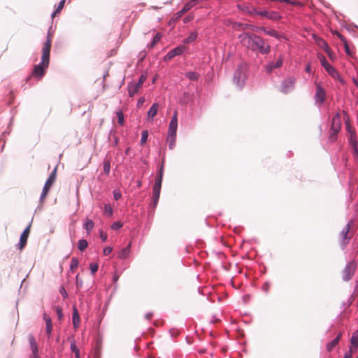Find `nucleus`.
Wrapping results in <instances>:
<instances>
[{
	"mask_svg": "<svg viewBox=\"0 0 358 358\" xmlns=\"http://www.w3.org/2000/svg\"><path fill=\"white\" fill-rule=\"evenodd\" d=\"M52 35L49 32L47 36L46 42L43 48V53L41 64L34 66L31 76L41 79L45 74V69L48 68L50 62V53L51 49Z\"/></svg>",
	"mask_w": 358,
	"mask_h": 358,
	"instance_id": "f257e3e1",
	"label": "nucleus"
},
{
	"mask_svg": "<svg viewBox=\"0 0 358 358\" xmlns=\"http://www.w3.org/2000/svg\"><path fill=\"white\" fill-rule=\"evenodd\" d=\"M248 77V66L245 63L240 64L234 74L233 83L237 87L241 89Z\"/></svg>",
	"mask_w": 358,
	"mask_h": 358,
	"instance_id": "f03ea898",
	"label": "nucleus"
},
{
	"mask_svg": "<svg viewBox=\"0 0 358 358\" xmlns=\"http://www.w3.org/2000/svg\"><path fill=\"white\" fill-rule=\"evenodd\" d=\"M257 36L254 34L243 33L239 36V39L243 45L253 50L256 41L255 37Z\"/></svg>",
	"mask_w": 358,
	"mask_h": 358,
	"instance_id": "7ed1b4c3",
	"label": "nucleus"
},
{
	"mask_svg": "<svg viewBox=\"0 0 358 358\" xmlns=\"http://www.w3.org/2000/svg\"><path fill=\"white\" fill-rule=\"evenodd\" d=\"M320 62L325 70L335 79H338L341 83H344V80L341 78L339 73L327 62L324 56H321Z\"/></svg>",
	"mask_w": 358,
	"mask_h": 358,
	"instance_id": "20e7f679",
	"label": "nucleus"
},
{
	"mask_svg": "<svg viewBox=\"0 0 358 358\" xmlns=\"http://www.w3.org/2000/svg\"><path fill=\"white\" fill-rule=\"evenodd\" d=\"M57 178V167L55 168L53 171L50 173L48 180H46L45 185L43 189V192L41 196V200L44 199L48 194V192L51 186L55 183Z\"/></svg>",
	"mask_w": 358,
	"mask_h": 358,
	"instance_id": "39448f33",
	"label": "nucleus"
},
{
	"mask_svg": "<svg viewBox=\"0 0 358 358\" xmlns=\"http://www.w3.org/2000/svg\"><path fill=\"white\" fill-rule=\"evenodd\" d=\"M255 38L256 39V41L254 45L253 50H258L259 52L262 54H267L270 52V45L267 44L263 38H262L259 36L255 37Z\"/></svg>",
	"mask_w": 358,
	"mask_h": 358,
	"instance_id": "423d86ee",
	"label": "nucleus"
},
{
	"mask_svg": "<svg viewBox=\"0 0 358 358\" xmlns=\"http://www.w3.org/2000/svg\"><path fill=\"white\" fill-rule=\"evenodd\" d=\"M356 268L357 265L354 262H349L342 271V278L343 280H350L354 275V273L356 271Z\"/></svg>",
	"mask_w": 358,
	"mask_h": 358,
	"instance_id": "0eeeda50",
	"label": "nucleus"
},
{
	"mask_svg": "<svg viewBox=\"0 0 358 358\" xmlns=\"http://www.w3.org/2000/svg\"><path fill=\"white\" fill-rule=\"evenodd\" d=\"M350 228V224H346L339 234L338 238L342 246L346 245L351 238L350 236H349Z\"/></svg>",
	"mask_w": 358,
	"mask_h": 358,
	"instance_id": "6e6552de",
	"label": "nucleus"
},
{
	"mask_svg": "<svg viewBox=\"0 0 358 358\" xmlns=\"http://www.w3.org/2000/svg\"><path fill=\"white\" fill-rule=\"evenodd\" d=\"M294 83L295 79L293 77L285 79L281 84L280 91L285 94L291 92L294 89Z\"/></svg>",
	"mask_w": 358,
	"mask_h": 358,
	"instance_id": "1a4fd4ad",
	"label": "nucleus"
},
{
	"mask_svg": "<svg viewBox=\"0 0 358 358\" xmlns=\"http://www.w3.org/2000/svg\"><path fill=\"white\" fill-rule=\"evenodd\" d=\"M31 225V224H29L20 236V243L18 245V248L20 250H22L27 244V239L30 234Z\"/></svg>",
	"mask_w": 358,
	"mask_h": 358,
	"instance_id": "9d476101",
	"label": "nucleus"
},
{
	"mask_svg": "<svg viewBox=\"0 0 358 358\" xmlns=\"http://www.w3.org/2000/svg\"><path fill=\"white\" fill-rule=\"evenodd\" d=\"M341 129V118L338 114L334 115L331 124V136H335Z\"/></svg>",
	"mask_w": 358,
	"mask_h": 358,
	"instance_id": "9b49d317",
	"label": "nucleus"
},
{
	"mask_svg": "<svg viewBox=\"0 0 358 358\" xmlns=\"http://www.w3.org/2000/svg\"><path fill=\"white\" fill-rule=\"evenodd\" d=\"M184 50H185L184 46H182V45L178 46V47L170 50L164 57V59L169 60V59L173 58L174 57H176L177 55H180L181 54L183 53Z\"/></svg>",
	"mask_w": 358,
	"mask_h": 358,
	"instance_id": "f8f14e48",
	"label": "nucleus"
},
{
	"mask_svg": "<svg viewBox=\"0 0 358 358\" xmlns=\"http://www.w3.org/2000/svg\"><path fill=\"white\" fill-rule=\"evenodd\" d=\"M283 59L280 57L275 62H271L265 66V71L270 73L274 69L280 68L282 64Z\"/></svg>",
	"mask_w": 358,
	"mask_h": 358,
	"instance_id": "ddd939ff",
	"label": "nucleus"
},
{
	"mask_svg": "<svg viewBox=\"0 0 358 358\" xmlns=\"http://www.w3.org/2000/svg\"><path fill=\"white\" fill-rule=\"evenodd\" d=\"M326 94L323 88L317 85L316 87L315 101L317 103H322L324 101Z\"/></svg>",
	"mask_w": 358,
	"mask_h": 358,
	"instance_id": "4468645a",
	"label": "nucleus"
},
{
	"mask_svg": "<svg viewBox=\"0 0 358 358\" xmlns=\"http://www.w3.org/2000/svg\"><path fill=\"white\" fill-rule=\"evenodd\" d=\"M159 107V106L158 103H155L152 104V106H151L150 110L148 111V114H147V120L148 121L152 120L153 117L157 115Z\"/></svg>",
	"mask_w": 358,
	"mask_h": 358,
	"instance_id": "2eb2a0df",
	"label": "nucleus"
},
{
	"mask_svg": "<svg viewBox=\"0 0 358 358\" xmlns=\"http://www.w3.org/2000/svg\"><path fill=\"white\" fill-rule=\"evenodd\" d=\"M30 345L32 351V355L30 358H40L38 354V347L34 337L30 338Z\"/></svg>",
	"mask_w": 358,
	"mask_h": 358,
	"instance_id": "dca6fc26",
	"label": "nucleus"
},
{
	"mask_svg": "<svg viewBox=\"0 0 358 358\" xmlns=\"http://www.w3.org/2000/svg\"><path fill=\"white\" fill-rule=\"evenodd\" d=\"M197 3V0H192L191 1L187 3L183 8L180 10L178 14L179 15H182L188 10H189L192 7H194Z\"/></svg>",
	"mask_w": 358,
	"mask_h": 358,
	"instance_id": "f3484780",
	"label": "nucleus"
},
{
	"mask_svg": "<svg viewBox=\"0 0 358 358\" xmlns=\"http://www.w3.org/2000/svg\"><path fill=\"white\" fill-rule=\"evenodd\" d=\"M178 128V122H170L169 127L168 135L172 136V138L176 137V132Z\"/></svg>",
	"mask_w": 358,
	"mask_h": 358,
	"instance_id": "a211bd4d",
	"label": "nucleus"
},
{
	"mask_svg": "<svg viewBox=\"0 0 358 358\" xmlns=\"http://www.w3.org/2000/svg\"><path fill=\"white\" fill-rule=\"evenodd\" d=\"M72 322H73V326L75 327H78V325L80 324V317H79L78 310L76 306H73V308Z\"/></svg>",
	"mask_w": 358,
	"mask_h": 358,
	"instance_id": "6ab92c4d",
	"label": "nucleus"
},
{
	"mask_svg": "<svg viewBox=\"0 0 358 358\" xmlns=\"http://www.w3.org/2000/svg\"><path fill=\"white\" fill-rule=\"evenodd\" d=\"M258 14L273 20L279 18L278 13L275 12L260 11Z\"/></svg>",
	"mask_w": 358,
	"mask_h": 358,
	"instance_id": "aec40b11",
	"label": "nucleus"
},
{
	"mask_svg": "<svg viewBox=\"0 0 358 358\" xmlns=\"http://www.w3.org/2000/svg\"><path fill=\"white\" fill-rule=\"evenodd\" d=\"M43 319L45 322V324H46V333L48 334H50L52 331V320H51V318L50 317L47 315L46 313H44L43 314Z\"/></svg>",
	"mask_w": 358,
	"mask_h": 358,
	"instance_id": "412c9836",
	"label": "nucleus"
},
{
	"mask_svg": "<svg viewBox=\"0 0 358 358\" xmlns=\"http://www.w3.org/2000/svg\"><path fill=\"white\" fill-rule=\"evenodd\" d=\"M357 348H358V337H352L351 345L350 346L348 354L352 355V354L357 350Z\"/></svg>",
	"mask_w": 358,
	"mask_h": 358,
	"instance_id": "4be33fe9",
	"label": "nucleus"
},
{
	"mask_svg": "<svg viewBox=\"0 0 358 358\" xmlns=\"http://www.w3.org/2000/svg\"><path fill=\"white\" fill-rule=\"evenodd\" d=\"M130 247L131 243H129L127 247L122 248L118 254V257L121 259H126L130 252Z\"/></svg>",
	"mask_w": 358,
	"mask_h": 358,
	"instance_id": "5701e85b",
	"label": "nucleus"
},
{
	"mask_svg": "<svg viewBox=\"0 0 358 358\" xmlns=\"http://www.w3.org/2000/svg\"><path fill=\"white\" fill-rule=\"evenodd\" d=\"M336 34L337 35V36L339 38V39L343 42V45H344V48H345V52L348 54V55H350V48L348 46V42H347V40L346 38H345L344 36H343L342 34H339L338 32H336Z\"/></svg>",
	"mask_w": 358,
	"mask_h": 358,
	"instance_id": "b1692460",
	"label": "nucleus"
},
{
	"mask_svg": "<svg viewBox=\"0 0 358 358\" xmlns=\"http://www.w3.org/2000/svg\"><path fill=\"white\" fill-rule=\"evenodd\" d=\"M139 87L136 86L135 84L130 85L128 86V91L129 96H134L136 93H138L139 90Z\"/></svg>",
	"mask_w": 358,
	"mask_h": 358,
	"instance_id": "393cba45",
	"label": "nucleus"
},
{
	"mask_svg": "<svg viewBox=\"0 0 358 358\" xmlns=\"http://www.w3.org/2000/svg\"><path fill=\"white\" fill-rule=\"evenodd\" d=\"M162 178L157 177L153 186V192H160L162 187Z\"/></svg>",
	"mask_w": 358,
	"mask_h": 358,
	"instance_id": "a878e982",
	"label": "nucleus"
},
{
	"mask_svg": "<svg viewBox=\"0 0 358 358\" xmlns=\"http://www.w3.org/2000/svg\"><path fill=\"white\" fill-rule=\"evenodd\" d=\"M315 42L317 44V45L324 50L328 49L329 48L327 43L321 38H315Z\"/></svg>",
	"mask_w": 358,
	"mask_h": 358,
	"instance_id": "bb28decb",
	"label": "nucleus"
},
{
	"mask_svg": "<svg viewBox=\"0 0 358 358\" xmlns=\"http://www.w3.org/2000/svg\"><path fill=\"white\" fill-rule=\"evenodd\" d=\"M185 77L190 80H197L199 78V75L194 71H188L185 73Z\"/></svg>",
	"mask_w": 358,
	"mask_h": 358,
	"instance_id": "cd10ccee",
	"label": "nucleus"
},
{
	"mask_svg": "<svg viewBox=\"0 0 358 358\" xmlns=\"http://www.w3.org/2000/svg\"><path fill=\"white\" fill-rule=\"evenodd\" d=\"M264 33L268 36L279 38L280 37V34L274 29L266 30L265 29H263Z\"/></svg>",
	"mask_w": 358,
	"mask_h": 358,
	"instance_id": "c85d7f7f",
	"label": "nucleus"
},
{
	"mask_svg": "<svg viewBox=\"0 0 358 358\" xmlns=\"http://www.w3.org/2000/svg\"><path fill=\"white\" fill-rule=\"evenodd\" d=\"M161 38H162V34H159V33H157V34L155 36V37H154V38H153L152 41L151 42V43L149 45V46H148V47H149L150 48H154V46H155V45H156V44H157V43L160 41Z\"/></svg>",
	"mask_w": 358,
	"mask_h": 358,
	"instance_id": "c756f323",
	"label": "nucleus"
},
{
	"mask_svg": "<svg viewBox=\"0 0 358 358\" xmlns=\"http://www.w3.org/2000/svg\"><path fill=\"white\" fill-rule=\"evenodd\" d=\"M339 337H336L334 340H333L331 343L327 344V348L328 351H331L333 348L338 343Z\"/></svg>",
	"mask_w": 358,
	"mask_h": 358,
	"instance_id": "7c9ffc66",
	"label": "nucleus"
},
{
	"mask_svg": "<svg viewBox=\"0 0 358 358\" xmlns=\"http://www.w3.org/2000/svg\"><path fill=\"white\" fill-rule=\"evenodd\" d=\"M65 3V0H62L56 9V10L52 13V17H54L56 15L59 13L61 10L63 9Z\"/></svg>",
	"mask_w": 358,
	"mask_h": 358,
	"instance_id": "2f4dec72",
	"label": "nucleus"
},
{
	"mask_svg": "<svg viewBox=\"0 0 358 358\" xmlns=\"http://www.w3.org/2000/svg\"><path fill=\"white\" fill-rule=\"evenodd\" d=\"M118 123L122 126L124 122V114L121 110L116 112Z\"/></svg>",
	"mask_w": 358,
	"mask_h": 358,
	"instance_id": "473e14b6",
	"label": "nucleus"
},
{
	"mask_svg": "<svg viewBox=\"0 0 358 358\" xmlns=\"http://www.w3.org/2000/svg\"><path fill=\"white\" fill-rule=\"evenodd\" d=\"M88 243L86 240L81 239L78 241V249L80 250H84L87 248Z\"/></svg>",
	"mask_w": 358,
	"mask_h": 358,
	"instance_id": "72a5a7b5",
	"label": "nucleus"
},
{
	"mask_svg": "<svg viewBox=\"0 0 358 358\" xmlns=\"http://www.w3.org/2000/svg\"><path fill=\"white\" fill-rule=\"evenodd\" d=\"M85 228L89 233L94 228V222L92 220H87L85 224Z\"/></svg>",
	"mask_w": 358,
	"mask_h": 358,
	"instance_id": "f704fd0d",
	"label": "nucleus"
},
{
	"mask_svg": "<svg viewBox=\"0 0 358 358\" xmlns=\"http://www.w3.org/2000/svg\"><path fill=\"white\" fill-rule=\"evenodd\" d=\"M79 264V262L76 258H73L71 261L70 269L71 271H73L76 268H78Z\"/></svg>",
	"mask_w": 358,
	"mask_h": 358,
	"instance_id": "c9c22d12",
	"label": "nucleus"
},
{
	"mask_svg": "<svg viewBox=\"0 0 358 358\" xmlns=\"http://www.w3.org/2000/svg\"><path fill=\"white\" fill-rule=\"evenodd\" d=\"M71 350L75 352V355H76V358H80L79 357V350L78 348H77L75 342H71Z\"/></svg>",
	"mask_w": 358,
	"mask_h": 358,
	"instance_id": "e433bc0d",
	"label": "nucleus"
},
{
	"mask_svg": "<svg viewBox=\"0 0 358 358\" xmlns=\"http://www.w3.org/2000/svg\"><path fill=\"white\" fill-rule=\"evenodd\" d=\"M152 194H153L152 201H153L154 206H155L157 204L158 201L159 199L160 192H153L152 191Z\"/></svg>",
	"mask_w": 358,
	"mask_h": 358,
	"instance_id": "4c0bfd02",
	"label": "nucleus"
},
{
	"mask_svg": "<svg viewBox=\"0 0 358 358\" xmlns=\"http://www.w3.org/2000/svg\"><path fill=\"white\" fill-rule=\"evenodd\" d=\"M197 37V34L195 32H192L190 35L185 40V43H191L194 41Z\"/></svg>",
	"mask_w": 358,
	"mask_h": 358,
	"instance_id": "58836bf2",
	"label": "nucleus"
},
{
	"mask_svg": "<svg viewBox=\"0 0 358 358\" xmlns=\"http://www.w3.org/2000/svg\"><path fill=\"white\" fill-rule=\"evenodd\" d=\"M148 137V131L147 130L143 131L142 134H141V143L142 145L145 143V142L147 141Z\"/></svg>",
	"mask_w": 358,
	"mask_h": 358,
	"instance_id": "ea45409f",
	"label": "nucleus"
},
{
	"mask_svg": "<svg viewBox=\"0 0 358 358\" xmlns=\"http://www.w3.org/2000/svg\"><path fill=\"white\" fill-rule=\"evenodd\" d=\"M55 312L57 313L58 320H61L63 318L62 309L59 306H56Z\"/></svg>",
	"mask_w": 358,
	"mask_h": 358,
	"instance_id": "a19ab883",
	"label": "nucleus"
},
{
	"mask_svg": "<svg viewBox=\"0 0 358 358\" xmlns=\"http://www.w3.org/2000/svg\"><path fill=\"white\" fill-rule=\"evenodd\" d=\"M110 162L108 161H105L103 163V171L106 173L108 174L110 172Z\"/></svg>",
	"mask_w": 358,
	"mask_h": 358,
	"instance_id": "79ce46f5",
	"label": "nucleus"
},
{
	"mask_svg": "<svg viewBox=\"0 0 358 358\" xmlns=\"http://www.w3.org/2000/svg\"><path fill=\"white\" fill-rule=\"evenodd\" d=\"M104 211L106 214H108L110 216L113 215V208L109 204L105 205Z\"/></svg>",
	"mask_w": 358,
	"mask_h": 358,
	"instance_id": "37998d69",
	"label": "nucleus"
},
{
	"mask_svg": "<svg viewBox=\"0 0 358 358\" xmlns=\"http://www.w3.org/2000/svg\"><path fill=\"white\" fill-rule=\"evenodd\" d=\"M99 265L97 264H90V270L92 275H94L98 270Z\"/></svg>",
	"mask_w": 358,
	"mask_h": 358,
	"instance_id": "c03bdc74",
	"label": "nucleus"
},
{
	"mask_svg": "<svg viewBox=\"0 0 358 358\" xmlns=\"http://www.w3.org/2000/svg\"><path fill=\"white\" fill-rule=\"evenodd\" d=\"M176 138V137L172 138L171 136L168 135V141L169 142V146L171 148H172L175 145Z\"/></svg>",
	"mask_w": 358,
	"mask_h": 358,
	"instance_id": "a18cd8bd",
	"label": "nucleus"
},
{
	"mask_svg": "<svg viewBox=\"0 0 358 358\" xmlns=\"http://www.w3.org/2000/svg\"><path fill=\"white\" fill-rule=\"evenodd\" d=\"M145 77L144 76H141L139 78V80L137 83H135V85L136 86H138L139 88L141 87L143 83L145 82Z\"/></svg>",
	"mask_w": 358,
	"mask_h": 358,
	"instance_id": "49530a36",
	"label": "nucleus"
},
{
	"mask_svg": "<svg viewBox=\"0 0 358 358\" xmlns=\"http://www.w3.org/2000/svg\"><path fill=\"white\" fill-rule=\"evenodd\" d=\"M122 227V224L120 222H115L112 225L113 229H119Z\"/></svg>",
	"mask_w": 358,
	"mask_h": 358,
	"instance_id": "de8ad7c7",
	"label": "nucleus"
},
{
	"mask_svg": "<svg viewBox=\"0 0 358 358\" xmlns=\"http://www.w3.org/2000/svg\"><path fill=\"white\" fill-rule=\"evenodd\" d=\"M121 193L120 191H117V190H115L113 192V196H114V199L117 201L118 199H120L121 198Z\"/></svg>",
	"mask_w": 358,
	"mask_h": 358,
	"instance_id": "09e8293b",
	"label": "nucleus"
},
{
	"mask_svg": "<svg viewBox=\"0 0 358 358\" xmlns=\"http://www.w3.org/2000/svg\"><path fill=\"white\" fill-rule=\"evenodd\" d=\"M61 294L63 296L64 298H67L68 297V294L66 292V291L65 290L64 287H62L60 290H59Z\"/></svg>",
	"mask_w": 358,
	"mask_h": 358,
	"instance_id": "8fccbe9b",
	"label": "nucleus"
},
{
	"mask_svg": "<svg viewBox=\"0 0 358 358\" xmlns=\"http://www.w3.org/2000/svg\"><path fill=\"white\" fill-rule=\"evenodd\" d=\"M112 248L110 247H106L103 249V254L105 255H109L112 252Z\"/></svg>",
	"mask_w": 358,
	"mask_h": 358,
	"instance_id": "3c124183",
	"label": "nucleus"
},
{
	"mask_svg": "<svg viewBox=\"0 0 358 358\" xmlns=\"http://www.w3.org/2000/svg\"><path fill=\"white\" fill-rule=\"evenodd\" d=\"M171 122H178V111L175 110Z\"/></svg>",
	"mask_w": 358,
	"mask_h": 358,
	"instance_id": "603ef678",
	"label": "nucleus"
},
{
	"mask_svg": "<svg viewBox=\"0 0 358 358\" xmlns=\"http://www.w3.org/2000/svg\"><path fill=\"white\" fill-rule=\"evenodd\" d=\"M354 155L355 157L358 158V149L357 148V142H355L354 144Z\"/></svg>",
	"mask_w": 358,
	"mask_h": 358,
	"instance_id": "864d4df0",
	"label": "nucleus"
},
{
	"mask_svg": "<svg viewBox=\"0 0 358 358\" xmlns=\"http://www.w3.org/2000/svg\"><path fill=\"white\" fill-rule=\"evenodd\" d=\"M100 237L103 241H106L107 239V234L101 231L100 233Z\"/></svg>",
	"mask_w": 358,
	"mask_h": 358,
	"instance_id": "5fc2aeb1",
	"label": "nucleus"
},
{
	"mask_svg": "<svg viewBox=\"0 0 358 358\" xmlns=\"http://www.w3.org/2000/svg\"><path fill=\"white\" fill-rule=\"evenodd\" d=\"M145 101V99L144 98H141L138 99V103H137V107L140 108L144 103Z\"/></svg>",
	"mask_w": 358,
	"mask_h": 358,
	"instance_id": "6e6d98bb",
	"label": "nucleus"
},
{
	"mask_svg": "<svg viewBox=\"0 0 358 358\" xmlns=\"http://www.w3.org/2000/svg\"><path fill=\"white\" fill-rule=\"evenodd\" d=\"M324 51L326 52V53L328 55V56L329 57H331L333 52L329 47L328 48V49L325 50Z\"/></svg>",
	"mask_w": 358,
	"mask_h": 358,
	"instance_id": "4d7b16f0",
	"label": "nucleus"
},
{
	"mask_svg": "<svg viewBox=\"0 0 358 358\" xmlns=\"http://www.w3.org/2000/svg\"><path fill=\"white\" fill-rule=\"evenodd\" d=\"M82 283V281L79 279V274H78L76 275V285L77 286H81Z\"/></svg>",
	"mask_w": 358,
	"mask_h": 358,
	"instance_id": "13d9d810",
	"label": "nucleus"
},
{
	"mask_svg": "<svg viewBox=\"0 0 358 358\" xmlns=\"http://www.w3.org/2000/svg\"><path fill=\"white\" fill-rule=\"evenodd\" d=\"M157 177L161 178H163V165L161 166V168L159 169Z\"/></svg>",
	"mask_w": 358,
	"mask_h": 358,
	"instance_id": "bf43d9fd",
	"label": "nucleus"
},
{
	"mask_svg": "<svg viewBox=\"0 0 358 358\" xmlns=\"http://www.w3.org/2000/svg\"><path fill=\"white\" fill-rule=\"evenodd\" d=\"M180 334H181V332L179 331L178 330H173V331L171 332V336H178Z\"/></svg>",
	"mask_w": 358,
	"mask_h": 358,
	"instance_id": "052dcab7",
	"label": "nucleus"
},
{
	"mask_svg": "<svg viewBox=\"0 0 358 358\" xmlns=\"http://www.w3.org/2000/svg\"><path fill=\"white\" fill-rule=\"evenodd\" d=\"M152 313H148V314L145 315V317H146V318H147V319H150V318L152 317Z\"/></svg>",
	"mask_w": 358,
	"mask_h": 358,
	"instance_id": "680f3d73",
	"label": "nucleus"
},
{
	"mask_svg": "<svg viewBox=\"0 0 358 358\" xmlns=\"http://www.w3.org/2000/svg\"><path fill=\"white\" fill-rule=\"evenodd\" d=\"M192 337H187V342L189 344L192 343Z\"/></svg>",
	"mask_w": 358,
	"mask_h": 358,
	"instance_id": "e2e57ef3",
	"label": "nucleus"
},
{
	"mask_svg": "<svg viewBox=\"0 0 358 358\" xmlns=\"http://www.w3.org/2000/svg\"><path fill=\"white\" fill-rule=\"evenodd\" d=\"M344 358H352V355H351L348 353H346L344 356Z\"/></svg>",
	"mask_w": 358,
	"mask_h": 358,
	"instance_id": "0e129e2a",
	"label": "nucleus"
},
{
	"mask_svg": "<svg viewBox=\"0 0 358 358\" xmlns=\"http://www.w3.org/2000/svg\"><path fill=\"white\" fill-rule=\"evenodd\" d=\"M310 65H308V66H306V71L309 72V71H310Z\"/></svg>",
	"mask_w": 358,
	"mask_h": 358,
	"instance_id": "69168bd1",
	"label": "nucleus"
},
{
	"mask_svg": "<svg viewBox=\"0 0 358 358\" xmlns=\"http://www.w3.org/2000/svg\"><path fill=\"white\" fill-rule=\"evenodd\" d=\"M138 187H140V186L141 185V182H138Z\"/></svg>",
	"mask_w": 358,
	"mask_h": 358,
	"instance_id": "338daca9",
	"label": "nucleus"
},
{
	"mask_svg": "<svg viewBox=\"0 0 358 358\" xmlns=\"http://www.w3.org/2000/svg\"><path fill=\"white\" fill-rule=\"evenodd\" d=\"M357 358H358V357H357Z\"/></svg>",
	"mask_w": 358,
	"mask_h": 358,
	"instance_id": "774afa93",
	"label": "nucleus"
}]
</instances>
